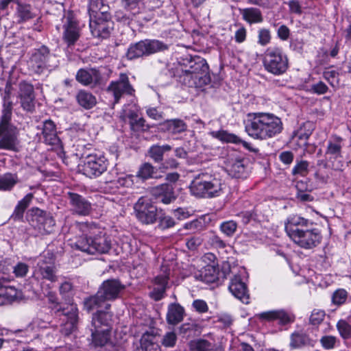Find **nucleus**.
<instances>
[{
    "label": "nucleus",
    "mask_w": 351,
    "mask_h": 351,
    "mask_svg": "<svg viewBox=\"0 0 351 351\" xmlns=\"http://www.w3.org/2000/svg\"><path fill=\"white\" fill-rule=\"evenodd\" d=\"M34 97L33 86L25 82L20 84V97Z\"/></svg>",
    "instance_id": "nucleus-61"
},
{
    "label": "nucleus",
    "mask_w": 351,
    "mask_h": 351,
    "mask_svg": "<svg viewBox=\"0 0 351 351\" xmlns=\"http://www.w3.org/2000/svg\"><path fill=\"white\" fill-rule=\"evenodd\" d=\"M59 292L62 299L66 301V305L71 302V298L74 295L73 285L69 282L65 281L62 282L59 287Z\"/></svg>",
    "instance_id": "nucleus-47"
},
{
    "label": "nucleus",
    "mask_w": 351,
    "mask_h": 351,
    "mask_svg": "<svg viewBox=\"0 0 351 351\" xmlns=\"http://www.w3.org/2000/svg\"><path fill=\"white\" fill-rule=\"evenodd\" d=\"M258 316L262 320L267 322L278 321L282 325L291 322L290 315L284 310L265 311L258 314Z\"/></svg>",
    "instance_id": "nucleus-28"
},
{
    "label": "nucleus",
    "mask_w": 351,
    "mask_h": 351,
    "mask_svg": "<svg viewBox=\"0 0 351 351\" xmlns=\"http://www.w3.org/2000/svg\"><path fill=\"white\" fill-rule=\"evenodd\" d=\"M154 331H147L141 337V346L143 351H160V346L155 342Z\"/></svg>",
    "instance_id": "nucleus-40"
},
{
    "label": "nucleus",
    "mask_w": 351,
    "mask_h": 351,
    "mask_svg": "<svg viewBox=\"0 0 351 351\" xmlns=\"http://www.w3.org/2000/svg\"><path fill=\"white\" fill-rule=\"evenodd\" d=\"M348 298V292L343 289L336 290L332 295V302L334 304L340 306L344 304Z\"/></svg>",
    "instance_id": "nucleus-53"
},
{
    "label": "nucleus",
    "mask_w": 351,
    "mask_h": 351,
    "mask_svg": "<svg viewBox=\"0 0 351 351\" xmlns=\"http://www.w3.org/2000/svg\"><path fill=\"white\" fill-rule=\"evenodd\" d=\"M228 289L232 294L243 304H247L250 303L248 289L240 274H235L230 280Z\"/></svg>",
    "instance_id": "nucleus-20"
},
{
    "label": "nucleus",
    "mask_w": 351,
    "mask_h": 351,
    "mask_svg": "<svg viewBox=\"0 0 351 351\" xmlns=\"http://www.w3.org/2000/svg\"><path fill=\"white\" fill-rule=\"evenodd\" d=\"M310 343V339L304 334L295 333L291 337L290 346L293 348H298Z\"/></svg>",
    "instance_id": "nucleus-49"
},
{
    "label": "nucleus",
    "mask_w": 351,
    "mask_h": 351,
    "mask_svg": "<svg viewBox=\"0 0 351 351\" xmlns=\"http://www.w3.org/2000/svg\"><path fill=\"white\" fill-rule=\"evenodd\" d=\"M184 310L178 304H171L168 307L167 321L168 324L176 325L181 322L184 317Z\"/></svg>",
    "instance_id": "nucleus-37"
},
{
    "label": "nucleus",
    "mask_w": 351,
    "mask_h": 351,
    "mask_svg": "<svg viewBox=\"0 0 351 351\" xmlns=\"http://www.w3.org/2000/svg\"><path fill=\"white\" fill-rule=\"evenodd\" d=\"M308 165L306 160L298 162L292 169V173L293 175L299 174L302 176H306L308 171Z\"/></svg>",
    "instance_id": "nucleus-56"
},
{
    "label": "nucleus",
    "mask_w": 351,
    "mask_h": 351,
    "mask_svg": "<svg viewBox=\"0 0 351 351\" xmlns=\"http://www.w3.org/2000/svg\"><path fill=\"white\" fill-rule=\"evenodd\" d=\"M134 178H136V176L131 174L123 175L117 178V182L121 186L129 188L133 186L134 183Z\"/></svg>",
    "instance_id": "nucleus-60"
},
{
    "label": "nucleus",
    "mask_w": 351,
    "mask_h": 351,
    "mask_svg": "<svg viewBox=\"0 0 351 351\" xmlns=\"http://www.w3.org/2000/svg\"><path fill=\"white\" fill-rule=\"evenodd\" d=\"M167 270V269L165 267L162 274L158 275L154 278V283L157 287H154L153 291L150 292V296L155 301L160 300L164 298L169 275Z\"/></svg>",
    "instance_id": "nucleus-23"
},
{
    "label": "nucleus",
    "mask_w": 351,
    "mask_h": 351,
    "mask_svg": "<svg viewBox=\"0 0 351 351\" xmlns=\"http://www.w3.org/2000/svg\"><path fill=\"white\" fill-rule=\"evenodd\" d=\"M29 270V267L24 263H19L14 267V274L16 277H24Z\"/></svg>",
    "instance_id": "nucleus-64"
},
{
    "label": "nucleus",
    "mask_w": 351,
    "mask_h": 351,
    "mask_svg": "<svg viewBox=\"0 0 351 351\" xmlns=\"http://www.w3.org/2000/svg\"><path fill=\"white\" fill-rule=\"evenodd\" d=\"M43 134L47 144L51 145H58L60 138L57 135L56 125L51 120H47L43 123Z\"/></svg>",
    "instance_id": "nucleus-31"
},
{
    "label": "nucleus",
    "mask_w": 351,
    "mask_h": 351,
    "mask_svg": "<svg viewBox=\"0 0 351 351\" xmlns=\"http://www.w3.org/2000/svg\"><path fill=\"white\" fill-rule=\"evenodd\" d=\"M75 78L79 83L88 86L99 82L101 76L99 72L95 69H80L77 72Z\"/></svg>",
    "instance_id": "nucleus-26"
},
{
    "label": "nucleus",
    "mask_w": 351,
    "mask_h": 351,
    "mask_svg": "<svg viewBox=\"0 0 351 351\" xmlns=\"http://www.w3.org/2000/svg\"><path fill=\"white\" fill-rule=\"evenodd\" d=\"M243 19L249 24L260 23L263 21L261 11L256 8L251 7L239 9Z\"/></svg>",
    "instance_id": "nucleus-36"
},
{
    "label": "nucleus",
    "mask_w": 351,
    "mask_h": 351,
    "mask_svg": "<svg viewBox=\"0 0 351 351\" xmlns=\"http://www.w3.org/2000/svg\"><path fill=\"white\" fill-rule=\"evenodd\" d=\"M157 219H158L159 222V228L162 230L172 228L176 224L173 219L169 215H166L161 210L158 212Z\"/></svg>",
    "instance_id": "nucleus-50"
},
{
    "label": "nucleus",
    "mask_w": 351,
    "mask_h": 351,
    "mask_svg": "<svg viewBox=\"0 0 351 351\" xmlns=\"http://www.w3.org/2000/svg\"><path fill=\"white\" fill-rule=\"evenodd\" d=\"M112 314L110 311H97L93 315L90 330L92 343L95 347H103L110 340Z\"/></svg>",
    "instance_id": "nucleus-4"
},
{
    "label": "nucleus",
    "mask_w": 351,
    "mask_h": 351,
    "mask_svg": "<svg viewBox=\"0 0 351 351\" xmlns=\"http://www.w3.org/2000/svg\"><path fill=\"white\" fill-rule=\"evenodd\" d=\"M191 351H215L211 343L206 340H199L191 346Z\"/></svg>",
    "instance_id": "nucleus-52"
},
{
    "label": "nucleus",
    "mask_w": 351,
    "mask_h": 351,
    "mask_svg": "<svg viewBox=\"0 0 351 351\" xmlns=\"http://www.w3.org/2000/svg\"><path fill=\"white\" fill-rule=\"evenodd\" d=\"M190 189L195 196L210 197L215 196L221 188L218 180L208 179L207 175L202 174L195 178L191 184Z\"/></svg>",
    "instance_id": "nucleus-9"
},
{
    "label": "nucleus",
    "mask_w": 351,
    "mask_h": 351,
    "mask_svg": "<svg viewBox=\"0 0 351 351\" xmlns=\"http://www.w3.org/2000/svg\"><path fill=\"white\" fill-rule=\"evenodd\" d=\"M55 256L52 252L49 251L45 252L43 254H42L38 261L37 267H40L41 263H43L46 265H54Z\"/></svg>",
    "instance_id": "nucleus-59"
},
{
    "label": "nucleus",
    "mask_w": 351,
    "mask_h": 351,
    "mask_svg": "<svg viewBox=\"0 0 351 351\" xmlns=\"http://www.w3.org/2000/svg\"><path fill=\"white\" fill-rule=\"evenodd\" d=\"M61 315L66 317L67 321L66 323L61 326L60 332L62 335L69 336L76 328L78 320V309L77 305H71L70 308Z\"/></svg>",
    "instance_id": "nucleus-22"
},
{
    "label": "nucleus",
    "mask_w": 351,
    "mask_h": 351,
    "mask_svg": "<svg viewBox=\"0 0 351 351\" xmlns=\"http://www.w3.org/2000/svg\"><path fill=\"white\" fill-rule=\"evenodd\" d=\"M125 288L119 280L108 279L103 282L98 291L107 302L117 299Z\"/></svg>",
    "instance_id": "nucleus-18"
},
{
    "label": "nucleus",
    "mask_w": 351,
    "mask_h": 351,
    "mask_svg": "<svg viewBox=\"0 0 351 351\" xmlns=\"http://www.w3.org/2000/svg\"><path fill=\"white\" fill-rule=\"evenodd\" d=\"M213 137L226 143H232L235 144H242L244 147L250 149V143L243 141L239 136L234 134L229 133L225 130L214 131L211 132Z\"/></svg>",
    "instance_id": "nucleus-35"
},
{
    "label": "nucleus",
    "mask_w": 351,
    "mask_h": 351,
    "mask_svg": "<svg viewBox=\"0 0 351 351\" xmlns=\"http://www.w3.org/2000/svg\"><path fill=\"white\" fill-rule=\"evenodd\" d=\"M76 100L80 106L86 110L91 109L97 104L96 97L92 93L82 90L77 93Z\"/></svg>",
    "instance_id": "nucleus-41"
},
{
    "label": "nucleus",
    "mask_w": 351,
    "mask_h": 351,
    "mask_svg": "<svg viewBox=\"0 0 351 351\" xmlns=\"http://www.w3.org/2000/svg\"><path fill=\"white\" fill-rule=\"evenodd\" d=\"M15 15L19 23H23L37 16V10L31 5L21 2L17 3Z\"/></svg>",
    "instance_id": "nucleus-27"
},
{
    "label": "nucleus",
    "mask_w": 351,
    "mask_h": 351,
    "mask_svg": "<svg viewBox=\"0 0 351 351\" xmlns=\"http://www.w3.org/2000/svg\"><path fill=\"white\" fill-rule=\"evenodd\" d=\"M313 132V124L311 122L304 123L297 131L294 132V137L304 141L306 144V141L311 135Z\"/></svg>",
    "instance_id": "nucleus-45"
},
{
    "label": "nucleus",
    "mask_w": 351,
    "mask_h": 351,
    "mask_svg": "<svg viewBox=\"0 0 351 351\" xmlns=\"http://www.w3.org/2000/svg\"><path fill=\"white\" fill-rule=\"evenodd\" d=\"M10 86H6L5 88V92L3 95V110H2V115L4 114L5 110H8L10 113V117H12V102L10 101Z\"/></svg>",
    "instance_id": "nucleus-54"
},
{
    "label": "nucleus",
    "mask_w": 351,
    "mask_h": 351,
    "mask_svg": "<svg viewBox=\"0 0 351 351\" xmlns=\"http://www.w3.org/2000/svg\"><path fill=\"white\" fill-rule=\"evenodd\" d=\"M109 6L103 0H89L88 13L90 18L110 15Z\"/></svg>",
    "instance_id": "nucleus-30"
},
{
    "label": "nucleus",
    "mask_w": 351,
    "mask_h": 351,
    "mask_svg": "<svg viewBox=\"0 0 351 351\" xmlns=\"http://www.w3.org/2000/svg\"><path fill=\"white\" fill-rule=\"evenodd\" d=\"M21 104L23 110L32 112L34 110V97H20Z\"/></svg>",
    "instance_id": "nucleus-62"
},
{
    "label": "nucleus",
    "mask_w": 351,
    "mask_h": 351,
    "mask_svg": "<svg viewBox=\"0 0 351 351\" xmlns=\"http://www.w3.org/2000/svg\"><path fill=\"white\" fill-rule=\"evenodd\" d=\"M107 159L100 154H90L84 158L82 171L90 178H97L104 173L108 168Z\"/></svg>",
    "instance_id": "nucleus-11"
},
{
    "label": "nucleus",
    "mask_w": 351,
    "mask_h": 351,
    "mask_svg": "<svg viewBox=\"0 0 351 351\" xmlns=\"http://www.w3.org/2000/svg\"><path fill=\"white\" fill-rule=\"evenodd\" d=\"M291 239L302 248L312 249L320 243L322 235L318 229L309 226L300 230Z\"/></svg>",
    "instance_id": "nucleus-15"
},
{
    "label": "nucleus",
    "mask_w": 351,
    "mask_h": 351,
    "mask_svg": "<svg viewBox=\"0 0 351 351\" xmlns=\"http://www.w3.org/2000/svg\"><path fill=\"white\" fill-rule=\"evenodd\" d=\"M76 228L82 233L75 243L77 249L89 254L108 252L111 247V241L96 224L77 223Z\"/></svg>",
    "instance_id": "nucleus-1"
},
{
    "label": "nucleus",
    "mask_w": 351,
    "mask_h": 351,
    "mask_svg": "<svg viewBox=\"0 0 351 351\" xmlns=\"http://www.w3.org/2000/svg\"><path fill=\"white\" fill-rule=\"evenodd\" d=\"M18 178L16 175L5 173L0 176V191H10L17 183Z\"/></svg>",
    "instance_id": "nucleus-44"
},
{
    "label": "nucleus",
    "mask_w": 351,
    "mask_h": 351,
    "mask_svg": "<svg viewBox=\"0 0 351 351\" xmlns=\"http://www.w3.org/2000/svg\"><path fill=\"white\" fill-rule=\"evenodd\" d=\"M83 304L84 308L88 312L103 306L106 310V311H108V310L110 308V304L106 303V300L101 295H100L99 291L95 295L85 298Z\"/></svg>",
    "instance_id": "nucleus-29"
},
{
    "label": "nucleus",
    "mask_w": 351,
    "mask_h": 351,
    "mask_svg": "<svg viewBox=\"0 0 351 351\" xmlns=\"http://www.w3.org/2000/svg\"><path fill=\"white\" fill-rule=\"evenodd\" d=\"M157 170L151 163L144 162L140 165L136 172V178L142 181H145L152 178H158L156 176Z\"/></svg>",
    "instance_id": "nucleus-42"
},
{
    "label": "nucleus",
    "mask_w": 351,
    "mask_h": 351,
    "mask_svg": "<svg viewBox=\"0 0 351 351\" xmlns=\"http://www.w3.org/2000/svg\"><path fill=\"white\" fill-rule=\"evenodd\" d=\"M177 341V336L174 332L165 333L161 341L162 345L166 348H173Z\"/></svg>",
    "instance_id": "nucleus-58"
},
{
    "label": "nucleus",
    "mask_w": 351,
    "mask_h": 351,
    "mask_svg": "<svg viewBox=\"0 0 351 351\" xmlns=\"http://www.w3.org/2000/svg\"><path fill=\"white\" fill-rule=\"evenodd\" d=\"M328 90V86L322 81L311 86V91L317 95L325 94Z\"/></svg>",
    "instance_id": "nucleus-63"
},
{
    "label": "nucleus",
    "mask_w": 351,
    "mask_h": 351,
    "mask_svg": "<svg viewBox=\"0 0 351 351\" xmlns=\"http://www.w3.org/2000/svg\"><path fill=\"white\" fill-rule=\"evenodd\" d=\"M168 45L156 39H145L131 44L127 51V58L130 60L148 56L152 54L168 49Z\"/></svg>",
    "instance_id": "nucleus-8"
},
{
    "label": "nucleus",
    "mask_w": 351,
    "mask_h": 351,
    "mask_svg": "<svg viewBox=\"0 0 351 351\" xmlns=\"http://www.w3.org/2000/svg\"><path fill=\"white\" fill-rule=\"evenodd\" d=\"M245 128L253 138L267 140L280 134L283 127L281 119L276 115L257 112L247 115Z\"/></svg>",
    "instance_id": "nucleus-2"
},
{
    "label": "nucleus",
    "mask_w": 351,
    "mask_h": 351,
    "mask_svg": "<svg viewBox=\"0 0 351 351\" xmlns=\"http://www.w3.org/2000/svg\"><path fill=\"white\" fill-rule=\"evenodd\" d=\"M30 223L42 234L51 233L55 226V220L53 217L49 213L38 208L32 209Z\"/></svg>",
    "instance_id": "nucleus-14"
},
{
    "label": "nucleus",
    "mask_w": 351,
    "mask_h": 351,
    "mask_svg": "<svg viewBox=\"0 0 351 351\" xmlns=\"http://www.w3.org/2000/svg\"><path fill=\"white\" fill-rule=\"evenodd\" d=\"M134 88L130 83L128 76L125 73H121L118 80L112 81L106 88L109 97L113 99L112 104L119 102L124 95H134Z\"/></svg>",
    "instance_id": "nucleus-10"
},
{
    "label": "nucleus",
    "mask_w": 351,
    "mask_h": 351,
    "mask_svg": "<svg viewBox=\"0 0 351 351\" xmlns=\"http://www.w3.org/2000/svg\"><path fill=\"white\" fill-rule=\"evenodd\" d=\"M313 223L298 215L288 217L285 223V229L288 236L291 238L300 230L312 226Z\"/></svg>",
    "instance_id": "nucleus-21"
},
{
    "label": "nucleus",
    "mask_w": 351,
    "mask_h": 351,
    "mask_svg": "<svg viewBox=\"0 0 351 351\" xmlns=\"http://www.w3.org/2000/svg\"><path fill=\"white\" fill-rule=\"evenodd\" d=\"M58 60L55 54L50 52L49 49L43 45L32 51L29 61L31 69L36 74L44 73L46 71H51L58 66Z\"/></svg>",
    "instance_id": "nucleus-5"
},
{
    "label": "nucleus",
    "mask_w": 351,
    "mask_h": 351,
    "mask_svg": "<svg viewBox=\"0 0 351 351\" xmlns=\"http://www.w3.org/2000/svg\"><path fill=\"white\" fill-rule=\"evenodd\" d=\"M229 271V265L223 266V270L220 272L218 268L213 265H208L202 268L195 276L197 280L209 284L219 280L221 278H226V274Z\"/></svg>",
    "instance_id": "nucleus-19"
},
{
    "label": "nucleus",
    "mask_w": 351,
    "mask_h": 351,
    "mask_svg": "<svg viewBox=\"0 0 351 351\" xmlns=\"http://www.w3.org/2000/svg\"><path fill=\"white\" fill-rule=\"evenodd\" d=\"M111 16H101L97 18H90L89 27L93 36L101 38H107L112 28Z\"/></svg>",
    "instance_id": "nucleus-17"
},
{
    "label": "nucleus",
    "mask_w": 351,
    "mask_h": 351,
    "mask_svg": "<svg viewBox=\"0 0 351 351\" xmlns=\"http://www.w3.org/2000/svg\"><path fill=\"white\" fill-rule=\"evenodd\" d=\"M67 197L70 205L71 212L79 216H88L92 211V204L82 195L68 192Z\"/></svg>",
    "instance_id": "nucleus-16"
},
{
    "label": "nucleus",
    "mask_w": 351,
    "mask_h": 351,
    "mask_svg": "<svg viewBox=\"0 0 351 351\" xmlns=\"http://www.w3.org/2000/svg\"><path fill=\"white\" fill-rule=\"evenodd\" d=\"M12 117L9 111L5 110L0 121V149L18 151L19 141L17 128L11 124Z\"/></svg>",
    "instance_id": "nucleus-6"
},
{
    "label": "nucleus",
    "mask_w": 351,
    "mask_h": 351,
    "mask_svg": "<svg viewBox=\"0 0 351 351\" xmlns=\"http://www.w3.org/2000/svg\"><path fill=\"white\" fill-rule=\"evenodd\" d=\"M165 130L173 134L185 132L187 129L186 123L180 119H167L161 123Z\"/></svg>",
    "instance_id": "nucleus-39"
},
{
    "label": "nucleus",
    "mask_w": 351,
    "mask_h": 351,
    "mask_svg": "<svg viewBox=\"0 0 351 351\" xmlns=\"http://www.w3.org/2000/svg\"><path fill=\"white\" fill-rule=\"evenodd\" d=\"M40 267H36V275L38 278L55 282L58 280L56 275L57 269L55 265H46L43 263H40Z\"/></svg>",
    "instance_id": "nucleus-38"
},
{
    "label": "nucleus",
    "mask_w": 351,
    "mask_h": 351,
    "mask_svg": "<svg viewBox=\"0 0 351 351\" xmlns=\"http://www.w3.org/2000/svg\"><path fill=\"white\" fill-rule=\"evenodd\" d=\"M134 209L136 218L143 223L152 224L157 220L159 211L147 197H141Z\"/></svg>",
    "instance_id": "nucleus-13"
},
{
    "label": "nucleus",
    "mask_w": 351,
    "mask_h": 351,
    "mask_svg": "<svg viewBox=\"0 0 351 351\" xmlns=\"http://www.w3.org/2000/svg\"><path fill=\"white\" fill-rule=\"evenodd\" d=\"M325 315L326 314L324 311L314 309L310 316L309 322L313 325H319L323 322Z\"/></svg>",
    "instance_id": "nucleus-57"
},
{
    "label": "nucleus",
    "mask_w": 351,
    "mask_h": 351,
    "mask_svg": "<svg viewBox=\"0 0 351 351\" xmlns=\"http://www.w3.org/2000/svg\"><path fill=\"white\" fill-rule=\"evenodd\" d=\"M62 40L68 47L73 46L80 36L79 23L71 12L64 15L62 19Z\"/></svg>",
    "instance_id": "nucleus-12"
},
{
    "label": "nucleus",
    "mask_w": 351,
    "mask_h": 351,
    "mask_svg": "<svg viewBox=\"0 0 351 351\" xmlns=\"http://www.w3.org/2000/svg\"><path fill=\"white\" fill-rule=\"evenodd\" d=\"M171 149V147L169 145H153L148 150L149 157L155 162H160L163 160L164 154Z\"/></svg>",
    "instance_id": "nucleus-43"
},
{
    "label": "nucleus",
    "mask_w": 351,
    "mask_h": 351,
    "mask_svg": "<svg viewBox=\"0 0 351 351\" xmlns=\"http://www.w3.org/2000/svg\"><path fill=\"white\" fill-rule=\"evenodd\" d=\"M152 194L165 204H169L176 199L173 186L168 184H162L153 188Z\"/></svg>",
    "instance_id": "nucleus-24"
},
{
    "label": "nucleus",
    "mask_w": 351,
    "mask_h": 351,
    "mask_svg": "<svg viewBox=\"0 0 351 351\" xmlns=\"http://www.w3.org/2000/svg\"><path fill=\"white\" fill-rule=\"evenodd\" d=\"M182 66L180 80L186 86L201 88L210 82L208 65L200 56H186L182 59Z\"/></svg>",
    "instance_id": "nucleus-3"
},
{
    "label": "nucleus",
    "mask_w": 351,
    "mask_h": 351,
    "mask_svg": "<svg viewBox=\"0 0 351 351\" xmlns=\"http://www.w3.org/2000/svg\"><path fill=\"white\" fill-rule=\"evenodd\" d=\"M33 194H27L21 201L19 202L15 207L14 215L16 218H21L26 208L29 206L33 199Z\"/></svg>",
    "instance_id": "nucleus-46"
},
{
    "label": "nucleus",
    "mask_w": 351,
    "mask_h": 351,
    "mask_svg": "<svg viewBox=\"0 0 351 351\" xmlns=\"http://www.w3.org/2000/svg\"><path fill=\"white\" fill-rule=\"evenodd\" d=\"M271 33L269 29L261 28L258 31V43L261 46H266L271 41Z\"/></svg>",
    "instance_id": "nucleus-55"
},
{
    "label": "nucleus",
    "mask_w": 351,
    "mask_h": 351,
    "mask_svg": "<svg viewBox=\"0 0 351 351\" xmlns=\"http://www.w3.org/2000/svg\"><path fill=\"white\" fill-rule=\"evenodd\" d=\"M343 141L341 136L332 135L327 142L325 155L329 156L330 159L341 158Z\"/></svg>",
    "instance_id": "nucleus-25"
},
{
    "label": "nucleus",
    "mask_w": 351,
    "mask_h": 351,
    "mask_svg": "<svg viewBox=\"0 0 351 351\" xmlns=\"http://www.w3.org/2000/svg\"><path fill=\"white\" fill-rule=\"evenodd\" d=\"M48 302L49 304V308L56 315H61V314L66 313L71 305H76L74 303H69L64 306L60 304L56 293L53 291H49L46 294Z\"/></svg>",
    "instance_id": "nucleus-34"
},
{
    "label": "nucleus",
    "mask_w": 351,
    "mask_h": 351,
    "mask_svg": "<svg viewBox=\"0 0 351 351\" xmlns=\"http://www.w3.org/2000/svg\"><path fill=\"white\" fill-rule=\"evenodd\" d=\"M337 328L340 336L343 339H351V324L344 319H340L337 323Z\"/></svg>",
    "instance_id": "nucleus-51"
},
{
    "label": "nucleus",
    "mask_w": 351,
    "mask_h": 351,
    "mask_svg": "<svg viewBox=\"0 0 351 351\" xmlns=\"http://www.w3.org/2000/svg\"><path fill=\"white\" fill-rule=\"evenodd\" d=\"M263 65L268 72L280 75L285 73L288 69V58L282 49L269 47L264 54Z\"/></svg>",
    "instance_id": "nucleus-7"
},
{
    "label": "nucleus",
    "mask_w": 351,
    "mask_h": 351,
    "mask_svg": "<svg viewBox=\"0 0 351 351\" xmlns=\"http://www.w3.org/2000/svg\"><path fill=\"white\" fill-rule=\"evenodd\" d=\"M229 176L235 178H244L247 177V171L245 165V160L236 159L227 167Z\"/></svg>",
    "instance_id": "nucleus-33"
},
{
    "label": "nucleus",
    "mask_w": 351,
    "mask_h": 351,
    "mask_svg": "<svg viewBox=\"0 0 351 351\" xmlns=\"http://www.w3.org/2000/svg\"><path fill=\"white\" fill-rule=\"evenodd\" d=\"M22 293L14 286L0 285V303L11 302L15 300L21 298Z\"/></svg>",
    "instance_id": "nucleus-32"
},
{
    "label": "nucleus",
    "mask_w": 351,
    "mask_h": 351,
    "mask_svg": "<svg viewBox=\"0 0 351 351\" xmlns=\"http://www.w3.org/2000/svg\"><path fill=\"white\" fill-rule=\"evenodd\" d=\"M237 223L233 220L226 221L219 225L220 231L227 237H232L237 230Z\"/></svg>",
    "instance_id": "nucleus-48"
}]
</instances>
